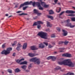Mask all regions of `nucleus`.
Instances as JSON below:
<instances>
[{
    "instance_id": "1",
    "label": "nucleus",
    "mask_w": 75,
    "mask_h": 75,
    "mask_svg": "<svg viewBox=\"0 0 75 75\" xmlns=\"http://www.w3.org/2000/svg\"><path fill=\"white\" fill-rule=\"evenodd\" d=\"M58 64L59 65H65L71 67H74L75 66V64L71 62L70 59L65 60L61 62H59Z\"/></svg>"
},
{
    "instance_id": "2",
    "label": "nucleus",
    "mask_w": 75,
    "mask_h": 75,
    "mask_svg": "<svg viewBox=\"0 0 75 75\" xmlns=\"http://www.w3.org/2000/svg\"><path fill=\"white\" fill-rule=\"evenodd\" d=\"M37 35L40 37L41 38H43L45 40L47 39V33L41 31L39 32Z\"/></svg>"
},
{
    "instance_id": "3",
    "label": "nucleus",
    "mask_w": 75,
    "mask_h": 75,
    "mask_svg": "<svg viewBox=\"0 0 75 75\" xmlns=\"http://www.w3.org/2000/svg\"><path fill=\"white\" fill-rule=\"evenodd\" d=\"M30 62H33L39 65L40 64V59L37 58V57H34L29 60Z\"/></svg>"
},
{
    "instance_id": "4",
    "label": "nucleus",
    "mask_w": 75,
    "mask_h": 75,
    "mask_svg": "<svg viewBox=\"0 0 75 75\" xmlns=\"http://www.w3.org/2000/svg\"><path fill=\"white\" fill-rule=\"evenodd\" d=\"M12 50V48H8L6 50H4L3 51L1 54H5V55H7L8 54L10 53V51Z\"/></svg>"
},
{
    "instance_id": "5",
    "label": "nucleus",
    "mask_w": 75,
    "mask_h": 75,
    "mask_svg": "<svg viewBox=\"0 0 75 75\" xmlns=\"http://www.w3.org/2000/svg\"><path fill=\"white\" fill-rule=\"evenodd\" d=\"M69 22H70V20L69 19H68L66 21H64V22H62L61 23H65L66 24L65 26L70 27V25H71V23H69Z\"/></svg>"
},
{
    "instance_id": "6",
    "label": "nucleus",
    "mask_w": 75,
    "mask_h": 75,
    "mask_svg": "<svg viewBox=\"0 0 75 75\" xmlns=\"http://www.w3.org/2000/svg\"><path fill=\"white\" fill-rule=\"evenodd\" d=\"M36 4L37 5V6L38 7L39 10H44V8L41 6L40 3L37 2Z\"/></svg>"
},
{
    "instance_id": "7",
    "label": "nucleus",
    "mask_w": 75,
    "mask_h": 75,
    "mask_svg": "<svg viewBox=\"0 0 75 75\" xmlns=\"http://www.w3.org/2000/svg\"><path fill=\"white\" fill-rule=\"evenodd\" d=\"M41 4L45 8H47L49 7V5H46V3L44 2H41Z\"/></svg>"
},
{
    "instance_id": "8",
    "label": "nucleus",
    "mask_w": 75,
    "mask_h": 75,
    "mask_svg": "<svg viewBox=\"0 0 75 75\" xmlns=\"http://www.w3.org/2000/svg\"><path fill=\"white\" fill-rule=\"evenodd\" d=\"M62 56H63V57H69V58L72 57L71 54L68 53L63 54Z\"/></svg>"
},
{
    "instance_id": "9",
    "label": "nucleus",
    "mask_w": 75,
    "mask_h": 75,
    "mask_svg": "<svg viewBox=\"0 0 75 75\" xmlns=\"http://www.w3.org/2000/svg\"><path fill=\"white\" fill-rule=\"evenodd\" d=\"M33 3V1H30V2L28 1L25 2L23 3V4H24V6H27V5H29L30 4H31V3Z\"/></svg>"
},
{
    "instance_id": "10",
    "label": "nucleus",
    "mask_w": 75,
    "mask_h": 75,
    "mask_svg": "<svg viewBox=\"0 0 75 75\" xmlns=\"http://www.w3.org/2000/svg\"><path fill=\"white\" fill-rule=\"evenodd\" d=\"M66 13L69 14V13H75V11L71 10H67L66 11Z\"/></svg>"
},
{
    "instance_id": "11",
    "label": "nucleus",
    "mask_w": 75,
    "mask_h": 75,
    "mask_svg": "<svg viewBox=\"0 0 75 75\" xmlns=\"http://www.w3.org/2000/svg\"><path fill=\"white\" fill-rule=\"evenodd\" d=\"M62 31L63 32V35L64 36H66V35H67V34H68V32L67 31H66L64 30H62Z\"/></svg>"
},
{
    "instance_id": "12",
    "label": "nucleus",
    "mask_w": 75,
    "mask_h": 75,
    "mask_svg": "<svg viewBox=\"0 0 75 75\" xmlns=\"http://www.w3.org/2000/svg\"><path fill=\"white\" fill-rule=\"evenodd\" d=\"M24 59L22 58L20 60H19V59L17 60L16 61V62H17V63H18V64H20V62H22V61H24Z\"/></svg>"
},
{
    "instance_id": "13",
    "label": "nucleus",
    "mask_w": 75,
    "mask_h": 75,
    "mask_svg": "<svg viewBox=\"0 0 75 75\" xmlns=\"http://www.w3.org/2000/svg\"><path fill=\"white\" fill-rule=\"evenodd\" d=\"M39 47L41 48H44L45 47V46L42 45V43H40L39 45Z\"/></svg>"
},
{
    "instance_id": "14",
    "label": "nucleus",
    "mask_w": 75,
    "mask_h": 75,
    "mask_svg": "<svg viewBox=\"0 0 75 75\" xmlns=\"http://www.w3.org/2000/svg\"><path fill=\"white\" fill-rule=\"evenodd\" d=\"M29 56L30 57H34V56H35V54H33V53H29L28 54Z\"/></svg>"
},
{
    "instance_id": "15",
    "label": "nucleus",
    "mask_w": 75,
    "mask_h": 75,
    "mask_svg": "<svg viewBox=\"0 0 75 75\" xmlns=\"http://www.w3.org/2000/svg\"><path fill=\"white\" fill-rule=\"evenodd\" d=\"M27 43H24L23 46V49L24 50H25V48H27Z\"/></svg>"
},
{
    "instance_id": "16",
    "label": "nucleus",
    "mask_w": 75,
    "mask_h": 75,
    "mask_svg": "<svg viewBox=\"0 0 75 75\" xmlns=\"http://www.w3.org/2000/svg\"><path fill=\"white\" fill-rule=\"evenodd\" d=\"M30 48L32 50H37V49L35 48V47L34 46H31Z\"/></svg>"
},
{
    "instance_id": "17",
    "label": "nucleus",
    "mask_w": 75,
    "mask_h": 75,
    "mask_svg": "<svg viewBox=\"0 0 75 75\" xmlns=\"http://www.w3.org/2000/svg\"><path fill=\"white\" fill-rule=\"evenodd\" d=\"M37 23L38 25H40V24H43V23L41 21H38L37 22Z\"/></svg>"
},
{
    "instance_id": "18",
    "label": "nucleus",
    "mask_w": 75,
    "mask_h": 75,
    "mask_svg": "<svg viewBox=\"0 0 75 75\" xmlns=\"http://www.w3.org/2000/svg\"><path fill=\"white\" fill-rule=\"evenodd\" d=\"M52 26V25L50 24V22H47V27H51Z\"/></svg>"
},
{
    "instance_id": "19",
    "label": "nucleus",
    "mask_w": 75,
    "mask_h": 75,
    "mask_svg": "<svg viewBox=\"0 0 75 75\" xmlns=\"http://www.w3.org/2000/svg\"><path fill=\"white\" fill-rule=\"evenodd\" d=\"M33 12L35 14H37V13H38V10L36 9H34L33 10Z\"/></svg>"
},
{
    "instance_id": "20",
    "label": "nucleus",
    "mask_w": 75,
    "mask_h": 75,
    "mask_svg": "<svg viewBox=\"0 0 75 75\" xmlns=\"http://www.w3.org/2000/svg\"><path fill=\"white\" fill-rule=\"evenodd\" d=\"M20 64L21 65H22V64H27V62L25 61L24 62H22L21 63H20Z\"/></svg>"
},
{
    "instance_id": "21",
    "label": "nucleus",
    "mask_w": 75,
    "mask_h": 75,
    "mask_svg": "<svg viewBox=\"0 0 75 75\" xmlns=\"http://www.w3.org/2000/svg\"><path fill=\"white\" fill-rule=\"evenodd\" d=\"M21 68L23 69H26V68H27V66L26 65H23V66L21 67Z\"/></svg>"
},
{
    "instance_id": "22",
    "label": "nucleus",
    "mask_w": 75,
    "mask_h": 75,
    "mask_svg": "<svg viewBox=\"0 0 75 75\" xmlns=\"http://www.w3.org/2000/svg\"><path fill=\"white\" fill-rule=\"evenodd\" d=\"M47 16L48 18H50L51 20H53V19H54V18H53V17L52 16H50L49 15H48Z\"/></svg>"
},
{
    "instance_id": "23",
    "label": "nucleus",
    "mask_w": 75,
    "mask_h": 75,
    "mask_svg": "<svg viewBox=\"0 0 75 75\" xmlns=\"http://www.w3.org/2000/svg\"><path fill=\"white\" fill-rule=\"evenodd\" d=\"M37 3H40L39 2H34L33 3V2L32 3H31V4H32V5L33 6V7H34V6H35V4H36V5H37Z\"/></svg>"
},
{
    "instance_id": "24",
    "label": "nucleus",
    "mask_w": 75,
    "mask_h": 75,
    "mask_svg": "<svg viewBox=\"0 0 75 75\" xmlns=\"http://www.w3.org/2000/svg\"><path fill=\"white\" fill-rule=\"evenodd\" d=\"M61 8H57L56 9V11L57 12V13H59L60 12V11H61Z\"/></svg>"
},
{
    "instance_id": "25",
    "label": "nucleus",
    "mask_w": 75,
    "mask_h": 75,
    "mask_svg": "<svg viewBox=\"0 0 75 75\" xmlns=\"http://www.w3.org/2000/svg\"><path fill=\"white\" fill-rule=\"evenodd\" d=\"M49 14H54V12L52 10L49 11Z\"/></svg>"
},
{
    "instance_id": "26",
    "label": "nucleus",
    "mask_w": 75,
    "mask_h": 75,
    "mask_svg": "<svg viewBox=\"0 0 75 75\" xmlns=\"http://www.w3.org/2000/svg\"><path fill=\"white\" fill-rule=\"evenodd\" d=\"M52 57L51 59L52 61H55V59H56L57 58L56 57L54 56H52Z\"/></svg>"
},
{
    "instance_id": "27",
    "label": "nucleus",
    "mask_w": 75,
    "mask_h": 75,
    "mask_svg": "<svg viewBox=\"0 0 75 75\" xmlns=\"http://www.w3.org/2000/svg\"><path fill=\"white\" fill-rule=\"evenodd\" d=\"M20 71V70L18 68H17L15 70V72H19Z\"/></svg>"
},
{
    "instance_id": "28",
    "label": "nucleus",
    "mask_w": 75,
    "mask_h": 75,
    "mask_svg": "<svg viewBox=\"0 0 75 75\" xmlns=\"http://www.w3.org/2000/svg\"><path fill=\"white\" fill-rule=\"evenodd\" d=\"M59 50H60L61 51H60V52H63V50H65V49L64 48H60L59 49Z\"/></svg>"
},
{
    "instance_id": "29",
    "label": "nucleus",
    "mask_w": 75,
    "mask_h": 75,
    "mask_svg": "<svg viewBox=\"0 0 75 75\" xmlns=\"http://www.w3.org/2000/svg\"><path fill=\"white\" fill-rule=\"evenodd\" d=\"M55 70H58V69H61V67L57 66L55 69Z\"/></svg>"
},
{
    "instance_id": "30",
    "label": "nucleus",
    "mask_w": 75,
    "mask_h": 75,
    "mask_svg": "<svg viewBox=\"0 0 75 75\" xmlns=\"http://www.w3.org/2000/svg\"><path fill=\"white\" fill-rule=\"evenodd\" d=\"M24 15H28V14L27 13H23L21 14H19V16H24Z\"/></svg>"
},
{
    "instance_id": "31",
    "label": "nucleus",
    "mask_w": 75,
    "mask_h": 75,
    "mask_svg": "<svg viewBox=\"0 0 75 75\" xmlns=\"http://www.w3.org/2000/svg\"><path fill=\"white\" fill-rule=\"evenodd\" d=\"M2 48H4L6 47V44H3L2 45Z\"/></svg>"
},
{
    "instance_id": "32",
    "label": "nucleus",
    "mask_w": 75,
    "mask_h": 75,
    "mask_svg": "<svg viewBox=\"0 0 75 75\" xmlns=\"http://www.w3.org/2000/svg\"><path fill=\"white\" fill-rule=\"evenodd\" d=\"M23 6H24V4H21L19 8H21L22 7H23Z\"/></svg>"
},
{
    "instance_id": "33",
    "label": "nucleus",
    "mask_w": 75,
    "mask_h": 75,
    "mask_svg": "<svg viewBox=\"0 0 75 75\" xmlns=\"http://www.w3.org/2000/svg\"><path fill=\"white\" fill-rule=\"evenodd\" d=\"M71 20L72 21H75V18H72Z\"/></svg>"
},
{
    "instance_id": "34",
    "label": "nucleus",
    "mask_w": 75,
    "mask_h": 75,
    "mask_svg": "<svg viewBox=\"0 0 75 75\" xmlns=\"http://www.w3.org/2000/svg\"><path fill=\"white\" fill-rule=\"evenodd\" d=\"M22 46L21 45L20 43H18V47H19V48L21 47Z\"/></svg>"
},
{
    "instance_id": "35",
    "label": "nucleus",
    "mask_w": 75,
    "mask_h": 75,
    "mask_svg": "<svg viewBox=\"0 0 75 75\" xmlns=\"http://www.w3.org/2000/svg\"><path fill=\"white\" fill-rule=\"evenodd\" d=\"M52 38H55V34H52L51 35Z\"/></svg>"
},
{
    "instance_id": "36",
    "label": "nucleus",
    "mask_w": 75,
    "mask_h": 75,
    "mask_svg": "<svg viewBox=\"0 0 75 75\" xmlns=\"http://www.w3.org/2000/svg\"><path fill=\"white\" fill-rule=\"evenodd\" d=\"M28 7L27 6L23 7V10H26V9L27 8H28Z\"/></svg>"
},
{
    "instance_id": "37",
    "label": "nucleus",
    "mask_w": 75,
    "mask_h": 75,
    "mask_svg": "<svg viewBox=\"0 0 75 75\" xmlns=\"http://www.w3.org/2000/svg\"><path fill=\"white\" fill-rule=\"evenodd\" d=\"M32 68V66H31V64H30L29 66H28V69H30L31 68Z\"/></svg>"
},
{
    "instance_id": "38",
    "label": "nucleus",
    "mask_w": 75,
    "mask_h": 75,
    "mask_svg": "<svg viewBox=\"0 0 75 75\" xmlns=\"http://www.w3.org/2000/svg\"><path fill=\"white\" fill-rule=\"evenodd\" d=\"M8 71L9 73H12V71H11V69H8Z\"/></svg>"
},
{
    "instance_id": "39",
    "label": "nucleus",
    "mask_w": 75,
    "mask_h": 75,
    "mask_svg": "<svg viewBox=\"0 0 75 75\" xmlns=\"http://www.w3.org/2000/svg\"><path fill=\"white\" fill-rule=\"evenodd\" d=\"M16 44H17V42L16 41H15L14 43H13V44H12V46H14V45H16Z\"/></svg>"
},
{
    "instance_id": "40",
    "label": "nucleus",
    "mask_w": 75,
    "mask_h": 75,
    "mask_svg": "<svg viewBox=\"0 0 75 75\" xmlns=\"http://www.w3.org/2000/svg\"><path fill=\"white\" fill-rule=\"evenodd\" d=\"M52 56H49L47 58V59L49 60L50 59H52Z\"/></svg>"
},
{
    "instance_id": "41",
    "label": "nucleus",
    "mask_w": 75,
    "mask_h": 75,
    "mask_svg": "<svg viewBox=\"0 0 75 75\" xmlns=\"http://www.w3.org/2000/svg\"><path fill=\"white\" fill-rule=\"evenodd\" d=\"M38 25V24H37V22H35L33 24V26H34L35 25Z\"/></svg>"
},
{
    "instance_id": "42",
    "label": "nucleus",
    "mask_w": 75,
    "mask_h": 75,
    "mask_svg": "<svg viewBox=\"0 0 75 75\" xmlns=\"http://www.w3.org/2000/svg\"><path fill=\"white\" fill-rule=\"evenodd\" d=\"M64 43L65 45H67L68 44V42L65 41L64 42Z\"/></svg>"
},
{
    "instance_id": "43",
    "label": "nucleus",
    "mask_w": 75,
    "mask_h": 75,
    "mask_svg": "<svg viewBox=\"0 0 75 75\" xmlns=\"http://www.w3.org/2000/svg\"><path fill=\"white\" fill-rule=\"evenodd\" d=\"M43 43L44 44H45L46 46H48V44L46 42H43Z\"/></svg>"
},
{
    "instance_id": "44",
    "label": "nucleus",
    "mask_w": 75,
    "mask_h": 75,
    "mask_svg": "<svg viewBox=\"0 0 75 75\" xmlns=\"http://www.w3.org/2000/svg\"><path fill=\"white\" fill-rule=\"evenodd\" d=\"M63 43H64L63 41H60L59 42V45L61 44H63Z\"/></svg>"
},
{
    "instance_id": "45",
    "label": "nucleus",
    "mask_w": 75,
    "mask_h": 75,
    "mask_svg": "<svg viewBox=\"0 0 75 75\" xmlns=\"http://www.w3.org/2000/svg\"><path fill=\"white\" fill-rule=\"evenodd\" d=\"M75 27V25H72V24L70 25V28H74Z\"/></svg>"
},
{
    "instance_id": "46",
    "label": "nucleus",
    "mask_w": 75,
    "mask_h": 75,
    "mask_svg": "<svg viewBox=\"0 0 75 75\" xmlns=\"http://www.w3.org/2000/svg\"><path fill=\"white\" fill-rule=\"evenodd\" d=\"M57 29L58 31H60V30H61V28H57Z\"/></svg>"
},
{
    "instance_id": "47",
    "label": "nucleus",
    "mask_w": 75,
    "mask_h": 75,
    "mask_svg": "<svg viewBox=\"0 0 75 75\" xmlns=\"http://www.w3.org/2000/svg\"><path fill=\"white\" fill-rule=\"evenodd\" d=\"M65 13V11H64L63 12H62L59 14V16H61V15H62L64 13Z\"/></svg>"
},
{
    "instance_id": "48",
    "label": "nucleus",
    "mask_w": 75,
    "mask_h": 75,
    "mask_svg": "<svg viewBox=\"0 0 75 75\" xmlns=\"http://www.w3.org/2000/svg\"><path fill=\"white\" fill-rule=\"evenodd\" d=\"M41 13H39L38 12V13L36 14H37L38 16H40V15H41Z\"/></svg>"
},
{
    "instance_id": "49",
    "label": "nucleus",
    "mask_w": 75,
    "mask_h": 75,
    "mask_svg": "<svg viewBox=\"0 0 75 75\" xmlns=\"http://www.w3.org/2000/svg\"><path fill=\"white\" fill-rule=\"evenodd\" d=\"M41 27V25H38L37 26L38 28V29H40V28Z\"/></svg>"
},
{
    "instance_id": "50",
    "label": "nucleus",
    "mask_w": 75,
    "mask_h": 75,
    "mask_svg": "<svg viewBox=\"0 0 75 75\" xmlns=\"http://www.w3.org/2000/svg\"><path fill=\"white\" fill-rule=\"evenodd\" d=\"M53 47V46H51V45H49V47L50 48H52V47Z\"/></svg>"
},
{
    "instance_id": "51",
    "label": "nucleus",
    "mask_w": 75,
    "mask_h": 75,
    "mask_svg": "<svg viewBox=\"0 0 75 75\" xmlns=\"http://www.w3.org/2000/svg\"><path fill=\"white\" fill-rule=\"evenodd\" d=\"M46 31H49L50 32V29L49 28L47 29L46 30Z\"/></svg>"
},
{
    "instance_id": "52",
    "label": "nucleus",
    "mask_w": 75,
    "mask_h": 75,
    "mask_svg": "<svg viewBox=\"0 0 75 75\" xmlns=\"http://www.w3.org/2000/svg\"><path fill=\"white\" fill-rule=\"evenodd\" d=\"M16 50H18V51H19V50H20V47H17L16 48Z\"/></svg>"
},
{
    "instance_id": "53",
    "label": "nucleus",
    "mask_w": 75,
    "mask_h": 75,
    "mask_svg": "<svg viewBox=\"0 0 75 75\" xmlns=\"http://www.w3.org/2000/svg\"><path fill=\"white\" fill-rule=\"evenodd\" d=\"M54 1L55 3H57V1H58V0H54Z\"/></svg>"
},
{
    "instance_id": "54",
    "label": "nucleus",
    "mask_w": 75,
    "mask_h": 75,
    "mask_svg": "<svg viewBox=\"0 0 75 75\" xmlns=\"http://www.w3.org/2000/svg\"><path fill=\"white\" fill-rule=\"evenodd\" d=\"M13 57H15L16 56V53H13Z\"/></svg>"
},
{
    "instance_id": "55",
    "label": "nucleus",
    "mask_w": 75,
    "mask_h": 75,
    "mask_svg": "<svg viewBox=\"0 0 75 75\" xmlns=\"http://www.w3.org/2000/svg\"><path fill=\"white\" fill-rule=\"evenodd\" d=\"M70 75H74V74L73 73L70 72Z\"/></svg>"
},
{
    "instance_id": "56",
    "label": "nucleus",
    "mask_w": 75,
    "mask_h": 75,
    "mask_svg": "<svg viewBox=\"0 0 75 75\" xmlns=\"http://www.w3.org/2000/svg\"><path fill=\"white\" fill-rule=\"evenodd\" d=\"M21 11H18L16 12V13H21Z\"/></svg>"
},
{
    "instance_id": "57",
    "label": "nucleus",
    "mask_w": 75,
    "mask_h": 75,
    "mask_svg": "<svg viewBox=\"0 0 75 75\" xmlns=\"http://www.w3.org/2000/svg\"><path fill=\"white\" fill-rule=\"evenodd\" d=\"M67 75H70V72H69V73H67Z\"/></svg>"
},
{
    "instance_id": "58",
    "label": "nucleus",
    "mask_w": 75,
    "mask_h": 75,
    "mask_svg": "<svg viewBox=\"0 0 75 75\" xmlns=\"http://www.w3.org/2000/svg\"><path fill=\"white\" fill-rule=\"evenodd\" d=\"M26 71L27 72H30V70H26Z\"/></svg>"
},
{
    "instance_id": "59",
    "label": "nucleus",
    "mask_w": 75,
    "mask_h": 75,
    "mask_svg": "<svg viewBox=\"0 0 75 75\" xmlns=\"http://www.w3.org/2000/svg\"><path fill=\"white\" fill-rule=\"evenodd\" d=\"M18 7V6L17 5H16L15 6V8H17Z\"/></svg>"
},
{
    "instance_id": "60",
    "label": "nucleus",
    "mask_w": 75,
    "mask_h": 75,
    "mask_svg": "<svg viewBox=\"0 0 75 75\" xmlns=\"http://www.w3.org/2000/svg\"><path fill=\"white\" fill-rule=\"evenodd\" d=\"M57 4H58L59 5H61V3L60 2H59Z\"/></svg>"
},
{
    "instance_id": "61",
    "label": "nucleus",
    "mask_w": 75,
    "mask_h": 75,
    "mask_svg": "<svg viewBox=\"0 0 75 75\" xmlns=\"http://www.w3.org/2000/svg\"><path fill=\"white\" fill-rule=\"evenodd\" d=\"M8 16V14H6V16Z\"/></svg>"
},
{
    "instance_id": "62",
    "label": "nucleus",
    "mask_w": 75,
    "mask_h": 75,
    "mask_svg": "<svg viewBox=\"0 0 75 75\" xmlns=\"http://www.w3.org/2000/svg\"><path fill=\"white\" fill-rule=\"evenodd\" d=\"M72 16V14L69 15H68L69 16Z\"/></svg>"
},
{
    "instance_id": "63",
    "label": "nucleus",
    "mask_w": 75,
    "mask_h": 75,
    "mask_svg": "<svg viewBox=\"0 0 75 75\" xmlns=\"http://www.w3.org/2000/svg\"><path fill=\"white\" fill-rule=\"evenodd\" d=\"M52 44H53V45H55V43L54 42H53L52 43Z\"/></svg>"
},
{
    "instance_id": "64",
    "label": "nucleus",
    "mask_w": 75,
    "mask_h": 75,
    "mask_svg": "<svg viewBox=\"0 0 75 75\" xmlns=\"http://www.w3.org/2000/svg\"><path fill=\"white\" fill-rule=\"evenodd\" d=\"M63 75H67V74H63Z\"/></svg>"
}]
</instances>
